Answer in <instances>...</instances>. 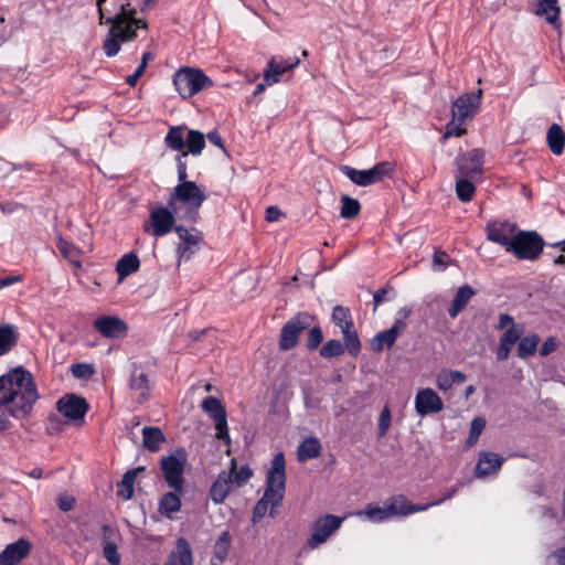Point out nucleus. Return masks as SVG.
<instances>
[{
    "mask_svg": "<svg viewBox=\"0 0 565 565\" xmlns=\"http://www.w3.org/2000/svg\"><path fill=\"white\" fill-rule=\"evenodd\" d=\"M38 397L31 374L22 367L0 376V430L9 427V416L22 418L29 414Z\"/></svg>",
    "mask_w": 565,
    "mask_h": 565,
    "instance_id": "obj_1",
    "label": "nucleus"
},
{
    "mask_svg": "<svg viewBox=\"0 0 565 565\" xmlns=\"http://www.w3.org/2000/svg\"><path fill=\"white\" fill-rule=\"evenodd\" d=\"M106 0H96L99 14V24L110 25L104 40V52L106 56L113 57L120 51V43L132 42L137 38L138 29H148V22L145 19L137 18V9L131 7L130 0H114L113 6L116 10L114 15H106L103 3Z\"/></svg>",
    "mask_w": 565,
    "mask_h": 565,
    "instance_id": "obj_2",
    "label": "nucleus"
},
{
    "mask_svg": "<svg viewBox=\"0 0 565 565\" xmlns=\"http://www.w3.org/2000/svg\"><path fill=\"white\" fill-rule=\"evenodd\" d=\"M286 489V470L285 456L281 451L277 452L273 460L270 469L266 477V490L264 495L256 502L253 509L252 522L258 523L270 505V518L276 516L275 509L279 507L284 500Z\"/></svg>",
    "mask_w": 565,
    "mask_h": 565,
    "instance_id": "obj_3",
    "label": "nucleus"
},
{
    "mask_svg": "<svg viewBox=\"0 0 565 565\" xmlns=\"http://www.w3.org/2000/svg\"><path fill=\"white\" fill-rule=\"evenodd\" d=\"M206 199L207 195L205 192L194 181L185 180L179 182L174 188L170 199L168 200V205L175 210V201L188 204L189 207L182 218H185L191 223H196L200 217L199 209Z\"/></svg>",
    "mask_w": 565,
    "mask_h": 565,
    "instance_id": "obj_4",
    "label": "nucleus"
},
{
    "mask_svg": "<svg viewBox=\"0 0 565 565\" xmlns=\"http://www.w3.org/2000/svg\"><path fill=\"white\" fill-rule=\"evenodd\" d=\"M175 90L183 99H188L202 90L213 87V81L195 67H181L173 75Z\"/></svg>",
    "mask_w": 565,
    "mask_h": 565,
    "instance_id": "obj_5",
    "label": "nucleus"
},
{
    "mask_svg": "<svg viewBox=\"0 0 565 565\" xmlns=\"http://www.w3.org/2000/svg\"><path fill=\"white\" fill-rule=\"evenodd\" d=\"M543 237L535 231H518L512 237L508 253L521 260H535L544 248Z\"/></svg>",
    "mask_w": 565,
    "mask_h": 565,
    "instance_id": "obj_6",
    "label": "nucleus"
},
{
    "mask_svg": "<svg viewBox=\"0 0 565 565\" xmlns=\"http://www.w3.org/2000/svg\"><path fill=\"white\" fill-rule=\"evenodd\" d=\"M186 451L184 448H177L174 454L163 456L160 459V470L167 484L179 492H184V467Z\"/></svg>",
    "mask_w": 565,
    "mask_h": 565,
    "instance_id": "obj_7",
    "label": "nucleus"
},
{
    "mask_svg": "<svg viewBox=\"0 0 565 565\" xmlns=\"http://www.w3.org/2000/svg\"><path fill=\"white\" fill-rule=\"evenodd\" d=\"M340 171L354 184L369 186L383 181L385 178H391L394 174L395 169L392 162L382 161L366 170H358L350 166H341Z\"/></svg>",
    "mask_w": 565,
    "mask_h": 565,
    "instance_id": "obj_8",
    "label": "nucleus"
},
{
    "mask_svg": "<svg viewBox=\"0 0 565 565\" xmlns=\"http://www.w3.org/2000/svg\"><path fill=\"white\" fill-rule=\"evenodd\" d=\"M201 407L215 424L216 439L224 441L226 445H231L227 414L222 402L217 397L210 395L202 401Z\"/></svg>",
    "mask_w": 565,
    "mask_h": 565,
    "instance_id": "obj_9",
    "label": "nucleus"
},
{
    "mask_svg": "<svg viewBox=\"0 0 565 565\" xmlns=\"http://www.w3.org/2000/svg\"><path fill=\"white\" fill-rule=\"evenodd\" d=\"M315 317L306 311L297 313L285 323L280 331L279 349L282 351L291 350L298 343L300 333L309 328Z\"/></svg>",
    "mask_w": 565,
    "mask_h": 565,
    "instance_id": "obj_10",
    "label": "nucleus"
},
{
    "mask_svg": "<svg viewBox=\"0 0 565 565\" xmlns=\"http://www.w3.org/2000/svg\"><path fill=\"white\" fill-rule=\"evenodd\" d=\"M484 151L475 148L471 151L459 153L455 159V177L481 179L483 173Z\"/></svg>",
    "mask_w": 565,
    "mask_h": 565,
    "instance_id": "obj_11",
    "label": "nucleus"
},
{
    "mask_svg": "<svg viewBox=\"0 0 565 565\" xmlns=\"http://www.w3.org/2000/svg\"><path fill=\"white\" fill-rule=\"evenodd\" d=\"M343 520L344 518L333 514L318 518L312 525V534L307 541L308 547L313 550L324 543L341 526Z\"/></svg>",
    "mask_w": 565,
    "mask_h": 565,
    "instance_id": "obj_12",
    "label": "nucleus"
},
{
    "mask_svg": "<svg viewBox=\"0 0 565 565\" xmlns=\"http://www.w3.org/2000/svg\"><path fill=\"white\" fill-rule=\"evenodd\" d=\"M88 408L89 405L87 401L73 393L63 395L56 402V409L58 413L72 422H83Z\"/></svg>",
    "mask_w": 565,
    "mask_h": 565,
    "instance_id": "obj_13",
    "label": "nucleus"
},
{
    "mask_svg": "<svg viewBox=\"0 0 565 565\" xmlns=\"http://www.w3.org/2000/svg\"><path fill=\"white\" fill-rule=\"evenodd\" d=\"M482 90L465 93L459 96L451 105V113L455 119L465 121L472 117L479 109Z\"/></svg>",
    "mask_w": 565,
    "mask_h": 565,
    "instance_id": "obj_14",
    "label": "nucleus"
},
{
    "mask_svg": "<svg viewBox=\"0 0 565 565\" xmlns=\"http://www.w3.org/2000/svg\"><path fill=\"white\" fill-rule=\"evenodd\" d=\"M172 207L168 206H159L151 211L149 220H150V234L154 237H162L169 234L177 225L175 217Z\"/></svg>",
    "mask_w": 565,
    "mask_h": 565,
    "instance_id": "obj_15",
    "label": "nucleus"
},
{
    "mask_svg": "<svg viewBox=\"0 0 565 565\" xmlns=\"http://www.w3.org/2000/svg\"><path fill=\"white\" fill-rule=\"evenodd\" d=\"M516 230V225L509 221L489 222L486 226L487 238L503 246L507 252L513 235L518 232Z\"/></svg>",
    "mask_w": 565,
    "mask_h": 565,
    "instance_id": "obj_16",
    "label": "nucleus"
},
{
    "mask_svg": "<svg viewBox=\"0 0 565 565\" xmlns=\"http://www.w3.org/2000/svg\"><path fill=\"white\" fill-rule=\"evenodd\" d=\"M93 327L105 338L119 339L127 334L126 322L115 316H102L93 321Z\"/></svg>",
    "mask_w": 565,
    "mask_h": 565,
    "instance_id": "obj_17",
    "label": "nucleus"
},
{
    "mask_svg": "<svg viewBox=\"0 0 565 565\" xmlns=\"http://www.w3.org/2000/svg\"><path fill=\"white\" fill-rule=\"evenodd\" d=\"M31 551L32 543L25 537H20L8 544L0 553V565H18L30 555Z\"/></svg>",
    "mask_w": 565,
    "mask_h": 565,
    "instance_id": "obj_18",
    "label": "nucleus"
},
{
    "mask_svg": "<svg viewBox=\"0 0 565 565\" xmlns=\"http://www.w3.org/2000/svg\"><path fill=\"white\" fill-rule=\"evenodd\" d=\"M236 469V460H231V469L228 471L223 470L216 478V480L212 483L210 488V498L216 503H223L226 499L227 494L232 490V486L234 483L233 472Z\"/></svg>",
    "mask_w": 565,
    "mask_h": 565,
    "instance_id": "obj_19",
    "label": "nucleus"
},
{
    "mask_svg": "<svg viewBox=\"0 0 565 565\" xmlns=\"http://www.w3.org/2000/svg\"><path fill=\"white\" fill-rule=\"evenodd\" d=\"M444 403L433 388L419 390L415 397V409L418 415L426 416L443 409Z\"/></svg>",
    "mask_w": 565,
    "mask_h": 565,
    "instance_id": "obj_20",
    "label": "nucleus"
},
{
    "mask_svg": "<svg viewBox=\"0 0 565 565\" xmlns=\"http://www.w3.org/2000/svg\"><path fill=\"white\" fill-rule=\"evenodd\" d=\"M385 511L388 519L395 515H408L427 510V505L413 504L404 494H396L384 501Z\"/></svg>",
    "mask_w": 565,
    "mask_h": 565,
    "instance_id": "obj_21",
    "label": "nucleus"
},
{
    "mask_svg": "<svg viewBox=\"0 0 565 565\" xmlns=\"http://www.w3.org/2000/svg\"><path fill=\"white\" fill-rule=\"evenodd\" d=\"M129 380V387L139 393L137 401L142 404L150 398L151 383L145 367L132 363Z\"/></svg>",
    "mask_w": 565,
    "mask_h": 565,
    "instance_id": "obj_22",
    "label": "nucleus"
},
{
    "mask_svg": "<svg viewBox=\"0 0 565 565\" xmlns=\"http://www.w3.org/2000/svg\"><path fill=\"white\" fill-rule=\"evenodd\" d=\"M504 461V458L491 451L480 454L475 476L479 479L497 473Z\"/></svg>",
    "mask_w": 565,
    "mask_h": 565,
    "instance_id": "obj_23",
    "label": "nucleus"
},
{
    "mask_svg": "<svg viewBox=\"0 0 565 565\" xmlns=\"http://www.w3.org/2000/svg\"><path fill=\"white\" fill-rule=\"evenodd\" d=\"M299 62L300 61L298 57H290L279 61L273 57L268 63V70L265 72L264 81L268 85L279 82V76L296 67Z\"/></svg>",
    "mask_w": 565,
    "mask_h": 565,
    "instance_id": "obj_24",
    "label": "nucleus"
},
{
    "mask_svg": "<svg viewBox=\"0 0 565 565\" xmlns=\"http://www.w3.org/2000/svg\"><path fill=\"white\" fill-rule=\"evenodd\" d=\"M174 231L178 237L181 239V243L178 245V253L180 259L189 260L193 252L191 248L201 241V236L199 233H191L188 228L182 225H177Z\"/></svg>",
    "mask_w": 565,
    "mask_h": 565,
    "instance_id": "obj_25",
    "label": "nucleus"
},
{
    "mask_svg": "<svg viewBox=\"0 0 565 565\" xmlns=\"http://www.w3.org/2000/svg\"><path fill=\"white\" fill-rule=\"evenodd\" d=\"M193 565V553L189 542L179 537L175 543V551L171 552L163 565Z\"/></svg>",
    "mask_w": 565,
    "mask_h": 565,
    "instance_id": "obj_26",
    "label": "nucleus"
},
{
    "mask_svg": "<svg viewBox=\"0 0 565 565\" xmlns=\"http://www.w3.org/2000/svg\"><path fill=\"white\" fill-rule=\"evenodd\" d=\"M522 335V329L518 326L510 327L500 338V344L497 350V360L504 361L509 358L511 348Z\"/></svg>",
    "mask_w": 565,
    "mask_h": 565,
    "instance_id": "obj_27",
    "label": "nucleus"
},
{
    "mask_svg": "<svg viewBox=\"0 0 565 565\" xmlns=\"http://www.w3.org/2000/svg\"><path fill=\"white\" fill-rule=\"evenodd\" d=\"M476 295V290L468 284L459 287L457 290L452 303L448 309L450 318L455 319L468 305L470 299Z\"/></svg>",
    "mask_w": 565,
    "mask_h": 565,
    "instance_id": "obj_28",
    "label": "nucleus"
},
{
    "mask_svg": "<svg viewBox=\"0 0 565 565\" xmlns=\"http://www.w3.org/2000/svg\"><path fill=\"white\" fill-rule=\"evenodd\" d=\"M535 8L533 12L539 17H544L545 20L555 24L559 19L561 9L557 0H534Z\"/></svg>",
    "mask_w": 565,
    "mask_h": 565,
    "instance_id": "obj_29",
    "label": "nucleus"
},
{
    "mask_svg": "<svg viewBox=\"0 0 565 565\" xmlns=\"http://www.w3.org/2000/svg\"><path fill=\"white\" fill-rule=\"evenodd\" d=\"M322 446L317 437H308L302 440L297 448V459L305 462L320 456Z\"/></svg>",
    "mask_w": 565,
    "mask_h": 565,
    "instance_id": "obj_30",
    "label": "nucleus"
},
{
    "mask_svg": "<svg viewBox=\"0 0 565 565\" xmlns=\"http://www.w3.org/2000/svg\"><path fill=\"white\" fill-rule=\"evenodd\" d=\"M141 433L142 445L151 452L158 451L160 449V445L166 441L164 434L159 427L145 426Z\"/></svg>",
    "mask_w": 565,
    "mask_h": 565,
    "instance_id": "obj_31",
    "label": "nucleus"
},
{
    "mask_svg": "<svg viewBox=\"0 0 565 565\" xmlns=\"http://www.w3.org/2000/svg\"><path fill=\"white\" fill-rule=\"evenodd\" d=\"M19 332L13 324H0V356L9 353L18 343Z\"/></svg>",
    "mask_w": 565,
    "mask_h": 565,
    "instance_id": "obj_32",
    "label": "nucleus"
},
{
    "mask_svg": "<svg viewBox=\"0 0 565 565\" xmlns=\"http://www.w3.org/2000/svg\"><path fill=\"white\" fill-rule=\"evenodd\" d=\"M183 493L177 490L166 492L159 501V512L167 518H171L172 513L181 509V495Z\"/></svg>",
    "mask_w": 565,
    "mask_h": 565,
    "instance_id": "obj_33",
    "label": "nucleus"
},
{
    "mask_svg": "<svg viewBox=\"0 0 565 565\" xmlns=\"http://www.w3.org/2000/svg\"><path fill=\"white\" fill-rule=\"evenodd\" d=\"M140 267V260L135 253H128L121 256L116 264V271L119 280L125 279L129 275L136 273Z\"/></svg>",
    "mask_w": 565,
    "mask_h": 565,
    "instance_id": "obj_34",
    "label": "nucleus"
},
{
    "mask_svg": "<svg viewBox=\"0 0 565 565\" xmlns=\"http://www.w3.org/2000/svg\"><path fill=\"white\" fill-rule=\"evenodd\" d=\"M546 139L550 150L554 154L559 156L563 153L565 147V132L559 125L553 124L548 128Z\"/></svg>",
    "mask_w": 565,
    "mask_h": 565,
    "instance_id": "obj_35",
    "label": "nucleus"
},
{
    "mask_svg": "<svg viewBox=\"0 0 565 565\" xmlns=\"http://www.w3.org/2000/svg\"><path fill=\"white\" fill-rule=\"evenodd\" d=\"M342 334L344 351L347 350L351 356L356 358L361 353V341L358 332L353 329V322L343 326Z\"/></svg>",
    "mask_w": 565,
    "mask_h": 565,
    "instance_id": "obj_36",
    "label": "nucleus"
},
{
    "mask_svg": "<svg viewBox=\"0 0 565 565\" xmlns=\"http://www.w3.org/2000/svg\"><path fill=\"white\" fill-rule=\"evenodd\" d=\"M397 338L398 337L395 334V331L388 328L384 331L377 332L371 339V348L375 353H381L384 351V348H393Z\"/></svg>",
    "mask_w": 565,
    "mask_h": 565,
    "instance_id": "obj_37",
    "label": "nucleus"
},
{
    "mask_svg": "<svg viewBox=\"0 0 565 565\" xmlns=\"http://www.w3.org/2000/svg\"><path fill=\"white\" fill-rule=\"evenodd\" d=\"M184 126H172L168 130V134L164 137L166 146L174 151H184L185 140L183 137Z\"/></svg>",
    "mask_w": 565,
    "mask_h": 565,
    "instance_id": "obj_38",
    "label": "nucleus"
},
{
    "mask_svg": "<svg viewBox=\"0 0 565 565\" xmlns=\"http://www.w3.org/2000/svg\"><path fill=\"white\" fill-rule=\"evenodd\" d=\"M455 178H456L457 198L461 202H470L476 192V186L472 181L478 180V179L477 178H462V177H455Z\"/></svg>",
    "mask_w": 565,
    "mask_h": 565,
    "instance_id": "obj_39",
    "label": "nucleus"
},
{
    "mask_svg": "<svg viewBox=\"0 0 565 565\" xmlns=\"http://www.w3.org/2000/svg\"><path fill=\"white\" fill-rule=\"evenodd\" d=\"M231 547V535L228 531H224L221 533V535L217 537L214 548H213V556H212V563L216 561L215 564H222L228 554Z\"/></svg>",
    "mask_w": 565,
    "mask_h": 565,
    "instance_id": "obj_40",
    "label": "nucleus"
},
{
    "mask_svg": "<svg viewBox=\"0 0 565 565\" xmlns=\"http://www.w3.org/2000/svg\"><path fill=\"white\" fill-rule=\"evenodd\" d=\"M185 147H188V154H201L203 149L205 148V136L203 135V132L195 129H189L188 137L185 140Z\"/></svg>",
    "mask_w": 565,
    "mask_h": 565,
    "instance_id": "obj_41",
    "label": "nucleus"
},
{
    "mask_svg": "<svg viewBox=\"0 0 565 565\" xmlns=\"http://www.w3.org/2000/svg\"><path fill=\"white\" fill-rule=\"evenodd\" d=\"M539 343L540 337L535 333L520 338L518 344V356L525 360L533 355L537 349Z\"/></svg>",
    "mask_w": 565,
    "mask_h": 565,
    "instance_id": "obj_42",
    "label": "nucleus"
},
{
    "mask_svg": "<svg viewBox=\"0 0 565 565\" xmlns=\"http://www.w3.org/2000/svg\"><path fill=\"white\" fill-rule=\"evenodd\" d=\"M135 481L136 471H126L122 479L117 483V495L125 501L131 499Z\"/></svg>",
    "mask_w": 565,
    "mask_h": 565,
    "instance_id": "obj_43",
    "label": "nucleus"
},
{
    "mask_svg": "<svg viewBox=\"0 0 565 565\" xmlns=\"http://www.w3.org/2000/svg\"><path fill=\"white\" fill-rule=\"evenodd\" d=\"M341 210L340 216L345 220L354 218L361 211V204L356 199L349 195H342L340 199Z\"/></svg>",
    "mask_w": 565,
    "mask_h": 565,
    "instance_id": "obj_44",
    "label": "nucleus"
},
{
    "mask_svg": "<svg viewBox=\"0 0 565 565\" xmlns=\"http://www.w3.org/2000/svg\"><path fill=\"white\" fill-rule=\"evenodd\" d=\"M356 515H364L373 523H381L388 519L385 507H379L374 503H369L364 510L359 511Z\"/></svg>",
    "mask_w": 565,
    "mask_h": 565,
    "instance_id": "obj_45",
    "label": "nucleus"
},
{
    "mask_svg": "<svg viewBox=\"0 0 565 565\" xmlns=\"http://www.w3.org/2000/svg\"><path fill=\"white\" fill-rule=\"evenodd\" d=\"M411 315L412 308L409 307H402L396 311L394 323L390 329L395 331L397 337L405 331L407 327V319L411 317Z\"/></svg>",
    "mask_w": 565,
    "mask_h": 565,
    "instance_id": "obj_46",
    "label": "nucleus"
},
{
    "mask_svg": "<svg viewBox=\"0 0 565 565\" xmlns=\"http://www.w3.org/2000/svg\"><path fill=\"white\" fill-rule=\"evenodd\" d=\"M344 353V347L340 340L331 339L320 349V355L324 359H332Z\"/></svg>",
    "mask_w": 565,
    "mask_h": 565,
    "instance_id": "obj_47",
    "label": "nucleus"
},
{
    "mask_svg": "<svg viewBox=\"0 0 565 565\" xmlns=\"http://www.w3.org/2000/svg\"><path fill=\"white\" fill-rule=\"evenodd\" d=\"M484 427L486 419L483 417L478 416L471 420L469 436L466 441L468 447H472L478 441Z\"/></svg>",
    "mask_w": 565,
    "mask_h": 565,
    "instance_id": "obj_48",
    "label": "nucleus"
},
{
    "mask_svg": "<svg viewBox=\"0 0 565 565\" xmlns=\"http://www.w3.org/2000/svg\"><path fill=\"white\" fill-rule=\"evenodd\" d=\"M332 321L343 330V326H347L349 322H353L351 312L349 308L343 306H335L332 311Z\"/></svg>",
    "mask_w": 565,
    "mask_h": 565,
    "instance_id": "obj_49",
    "label": "nucleus"
},
{
    "mask_svg": "<svg viewBox=\"0 0 565 565\" xmlns=\"http://www.w3.org/2000/svg\"><path fill=\"white\" fill-rule=\"evenodd\" d=\"M71 373L75 379L87 380L95 374V367L89 363H74L71 365Z\"/></svg>",
    "mask_w": 565,
    "mask_h": 565,
    "instance_id": "obj_50",
    "label": "nucleus"
},
{
    "mask_svg": "<svg viewBox=\"0 0 565 565\" xmlns=\"http://www.w3.org/2000/svg\"><path fill=\"white\" fill-rule=\"evenodd\" d=\"M103 555L110 565H120V555L116 543L107 542L103 544Z\"/></svg>",
    "mask_w": 565,
    "mask_h": 565,
    "instance_id": "obj_51",
    "label": "nucleus"
},
{
    "mask_svg": "<svg viewBox=\"0 0 565 565\" xmlns=\"http://www.w3.org/2000/svg\"><path fill=\"white\" fill-rule=\"evenodd\" d=\"M323 340V333L320 327H313L308 332L307 348L311 351L319 348Z\"/></svg>",
    "mask_w": 565,
    "mask_h": 565,
    "instance_id": "obj_52",
    "label": "nucleus"
},
{
    "mask_svg": "<svg viewBox=\"0 0 565 565\" xmlns=\"http://www.w3.org/2000/svg\"><path fill=\"white\" fill-rule=\"evenodd\" d=\"M463 122L465 121H459L452 117L446 126L444 138L460 137L466 134V129L462 127Z\"/></svg>",
    "mask_w": 565,
    "mask_h": 565,
    "instance_id": "obj_53",
    "label": "nucleus"
},
{
    "mask_svg": "<svg viewBox=\"0 0 565 565\" xmlns=\"http://www.w3.org/2000/svg\"><path fill=\"white\" fill-rule=\"evenodd\" d=\"M391 425V412L388 407H384L379 417V436L384 437Z\"/></svg>",
    "mask_w": 565,
    "mask_h": 565,
    "instance_id": "obj_54",
    "label": "nucleus"
},
{
    "mask_svg": "<svg viewBox=\"0 0 565 565\" xmlns=\"http://www.w3.org/2000/svg\"><path fill=\"white\" fill-rule=\"evenodd\" d=\"M186 157H188V152H185V151H182L181 153H179L175 157L179 182L185 181L188 179V172H186L188 166H186V161H185Z\"/></svg>",
    "mask_w": 565,
    "mask_h": 565,
    "instance_id": "obj_55",
    "label": "nucleus"
},
{
    "mask_svg": "<svg viewBox=\"0 0 565 565\" xmlns=\"http://www.w3.org/2000/svg\"><path fill=\"white\" fill-rule=\"evenodd\" d=\"M463 486V482L462 481H458L455 486H452L451 488H449L446 493L439 498L438 500L436 501H433V502H429V503H426L425 505H427V510L431 507H436V505H440L441 503H444L445 501L447 500H450L451 498H454L456 495V493L458 492L459 488Z\"/></svg>",
    "mask_w": 565,
    "mask_h": 565,
    "instance_id": "obj_56",
    "label": "nucleus"
},
{
    "mask_svg": "<svg viewBox=\"0 0 565 565\" xmlns=\"http://www.w3.org/2000/svg\"><path fill=\"white\" fill-rule=\"evenodd\" d=\"M253 476V470L248 466H243L238 471L236 469L233 472V480L237 486H243Z\"/></svg>",
    "mask_w": 565,
    "mask_h": 565,
    "instance_id": "obj_57",
    "label": "nucleus"
},
{
    "mask_svg": "<svg viewBox=\"0 0 565 565\" xmlns=\"http://www.w3.org/2000/svg\"><path fill=\"white\" fill-rule=\"evenodd\" d=\"M390 292H393L394 294V288L390 285H385L384 287L377 289L374 294H373V300H374V308H373V311L376 310V308L384 301L386 300H390V298H387L386 296L390 294Z\"/></svg>",
    "mask_w": 565,
    "mask_h": 565,
    "instance_id": "obj_58",
    "label": "nucleus"
},
{
    "mask_svg": "<svg viewBox=\"0 0 565 565\" xmlns=\"http://www.w3.org/2000/svg\"><path fill=\"white\" fill-rule=\"evenodd\" d=\"M557 339L555 337H548L540 347L539 353L541 356H547L557 349Z\"/></svg>",
    "mask_w": 565,
    "mask_h": 565,
    "instance_id": "obj_59",
    "label": "nucleus"
},
{
    "mask_svg": "<svg viewBox=\"0 0 565 565\" xmlns=\"http://www.w3.org/2000/svg\"><path fill=\"white\" fill-rule=\"evenodd\" d=\"M452 380L449 377L448 371H443L437 375V386L440 391H448L452 386Z\"/></svg>",
    "mask_w": 565,
    "mask_h": 565,
    "instance_id": "obj_60",
    "label": "nucleus"
},
{
    "mask_svg": "<svg viewBox=\"0 0 565 565\" xmlns=\"http://www.w3.org/2000/svg\"><path fill=\"white\" fill-rule=\"evenodd\" d=\"M206 138L211 143L218 147L224 153H227L224 141L217 130L214 129V130L207 132Z\"/></svg>",
    "mask_w": 565,
    "mask_h": 565,
    "instance_id": "obj_61",
    "label": "nucleus"
},
{
    "mask_svg": "<svg viewBox=\"0 0 565 565\" xmlns=\"http://www.w3.org/2000/svg\"><path fill=\"white\" fill-rule=\"evenodd\" d=\"M282 215V212L279 207L271 205L266 209V221L268 222H276L280 218Z\"/></svg>",
    "mask_w": 565,
    "mask_h": 565,
    "instance_id": "obj_62",
    "label": "nucleus"
},
{
    "mask_svg": "<svg viewBox=\"0 0 565 565\" xmlns=\"http://www.w3.org/2000/svg\"><path fill=\"white\" fill-rule=\"evenodd\" d=\"M508 326H510V327L516 326L514 323L513 317H511L508 313H500L499 315V322H498L497 328L501 330V329L507 328Z\"/></svg>",
    "mask_w": 565,
    "mask_h": 565,
    "instance_id": "obj_63",
    "label": "nucleus"
},
{
    "mask_svg": "<svg viewBox=\"0 0 565 565\" xmlns=\"http://www.w3.org/2000/svg\"><path fill=\"white\" fill-rule=\"evenodd\" d=\"M74 498H71V497H64V498H60L58 499V508L61 511L63 512H68L73 509L74 507Z\"/></svg>",
    "mask_w": 565,
    "mask_h": 565,
    "instance_id": "obj_64",
    "label": "nucleus"
}]
</instances>
